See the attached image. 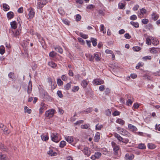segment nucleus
<instances>
[{
	"instance_id": "nucleus-26",
	"label": "nucleus",
	"mask_w": 160,
	"mask_h": 160,
	"mask_svg": "<svg viewBox=\"0 0 160 160\" xmlns=\"http://www.w3.org/2000/svg\"><path fill=\"white\" fill-rule=\"evenodd\" d=\"M41 106V107H40V108H41V109L45 110L47 109L48 105L45 104V103H42Z\"/></svg>"
},
{
	"instance_id": "nucleus-21",
	"label": "nucleus",
	"mask_w": 160,
	"mask_h": 160,
	"mask_svg": "<svg viewBox=\"0 0 160 160\" xmlns=\"http://www.w3.org/2000/svg\"><path fill=\"white\" fill-rule=\"evenodd\" d=\"M48 65L49 66L53 68H55L57 66V64L52 61L48 62Z\"/></svg>"
},
{
	"instance_id": "nucleus-44",
	"label": "nucleus",
	"mask_w": 160,
	"mask_h": 160,
	"mask_svg": "<svg viewBox=\"0 0 160 160\" xmlns=\"http://www.w3.org/2000/svg\"><path fill=\"white\" fill-rule=\"evenodd\" d=\"M102 127L103 126L102 125H99L98 124L96 126V129L97 130H100Z\"/></svg>"
},
{
	"instance_id": "nucleus-7",
	"label": "nucleus",
	"mask_w": 160,
	"mask_h": 160,
	"mask_svg": "<svg viewBox=\"0 0 160 160\" xmlns=\"http://www.w3.org/2000/svg\"><path fill=\"white\" fill-rule=\"evenodd\" d=\"M48 154L51 156H55L57 155V153L52 149H50L48 152Z\"/></svg>"
},
{
	"instance_id": "nucleus-22",
	"label": "nucleus",
	"mask_w": 160,
	"mask_h": 160,
	"mask_svg": "<svg viewBox=\"0 0 160 160\" xmlns=\"http://www.w3.org/2000/svg\"><path fill=\"white\" fill-rule=\"evenodd\" d=\"M116 122H117L119 124H120L122 125H123L124 124V123H125L124 121L123 120L121 119H120V118L116 120Z\"/></svg>"
},
{
	"instance_id": "nucleus-33",
	"label": "nucleus",
	"mask_w": 160,
	"mask_h": 160,
	"mask_svg": "<svg viewBox=\"0 0 160 160\" xmlns=\"http://www.w3.org/2000/svg\"><path fill=\"white\" fill-rule=\"evenodd\" d=\"M117 130L119 131H120V132H123L124 133H125L126 132H127L126 130H125V129H124L122 128H121L120 127H117Z\"/></svg>"
},
{
	"instance_id": "nucleus-8",
	"label": "nucleus",
	"mask_w": 160,
	"mask_h": 160,
	"mask_svg": "<svg viewBox=\"0 0 160 160\" xmlns=\"http://www.w3.org/2000/svg\"><path fill=\"white\" fill-rule=\"evenodd\" d=\"M89 83V81L88 79H85L82 81L81 83V85L83 88H85L87 87V85Z\"/></svg>"
},
{
	"instance_id": "nucleus-27",
	"label": "nucleus",
	"mask_w": 160,
	"mask_h": 160,
	"mask_svg": "<svg viewBox=\"0 0 160 160\" xmlns=\"http://www.w3.org/2000/svg\"><path fill=\"white\" fill-rule=\"evenodd\" d=\"M44 6V5H42V3L40 1H39L38 0V2L37 3V8H38L41 9Z\"/></svg>"
},
{
	"instance_id": "nucleus-15",
	"label": "nucleus",
	"mask_w": 160,
	"mask_h": 160,
	"mask_svg": "<svg viewBox=\"0 0 160 160\" xmlns=\"http://www.w3.org/2000/svg\"><path fill=\"white\" fill-rule=\"evenodd\" d=\"M86 57L89 60L91 61H93L94 59V56L90 54H86Z\"/></svg>"
},
{
	"instance_id": "nucleus-63",
	"label": "nucleus",
	"mask_w": 160,
	"mask_h": 160,
	"mask_svg": "<svg viewBox=\"0 0 160 160\" xmlns=\"http://www.w3.org/2000/svg\"><path fill=\"white\" fill-rule=\"evenodd\" d=\"M124 37L126 39H129L131 38V36L129 35L128 33H126L124 35Z\"/></svg>"
},
{
	"instance_id": "nucleus-13",
	"label": "nucleus",
	"mask_w": 160,
	"mask_h": 160,
	"mask_svg": "<svg viewBox=\"0 0 160 160\" xmlns=\"http://www.w3.org/2000/svg\"><path fill=\"white\" fill-rule=\"evenodd\" d=\"M11 28L13 29H16L17 28V23L15 21H13L10 23Z\"/></svg>"
},
{
	"instance_id": "nucleus-23",
	"label": "nucleus",
	"mask_w": 160,
	"mask_h": 160,
	"mask_svg": "<svg viewBox=\"0 0 160 160\" xmlns=\"http://www.w3.org/2000/svg\"><path fill=\"white\" fill-rule=\"evenodd\" d=\"M100 139V135L99 132H97L96 133L94 137V139L95 140H99Z\"/></svg>"
},
{
	"instance_id": "nucleus-38",
	"label": "nucleus",
	"mask_w": 160,
	"mask_h": 160,
	"mask_svg": "<svg viewBox=\"0 0 160 160\" xmlns=\"http://www.w3.org/2000/svg\"><path fill=\"white\" fill-rule=\"evenodd\" d=\"M62 22L63 23L65 24L66 25H69L70 24V22L66 19H63L62 20Z\"/></svg>"
},
{
	"instance_id": "nucleus-55",
	"label": "nucleus",
	"mask_w": 160,
	"mask_h": 160,
	"mask_svg": "<svg viewBox=\"0 0 160 160\" xmlns=\"http://www.w3.org/2000/svg\"><path fill=\"white\" fill-rule=\"evenodd\" d=\"M71 82H70V83H68L65 86V89L67 90H68L71 87V85L70 84V83H71Z\"/></svg>"
},
{
	"instance_id": "nucleus-35",
	"label": "nucleus",
	"mask_w": 160,
	"mask_h": 160,
	"mask_svg": "<svg viewBox=\"0 0 160 160\" xmlns=\"http://www.w3.org/2000/svg\"><path fill=\"white\" fill-rule=\"evenodd\" d=\"M118 8L120 9H123L124 8V7H125V5L122 3L120 2L118 3Z\"/></svg>"
},
{
	"instance_id": "nucleus-10",
	"label": "nucleus",
	"mask_w": 160,
	"mask_h": 160,
	"mask_svg": "<svg viewBox=\"0 0 160 160\" xmlns=\"http://www.w3.org/2000/svg\"><path fill=\"white\" fill-rule=\"evenodd\" d=\"M9 158L4 154L0 152V160H8Z\"/></svg>"
},
{
	"instance_id": "nucleus-42",
	"label": "nucleus",
	"mask_w": 160,
	"mask_h": 160,
	"mask_svg": "<svg viewBox=\"0 0 160 160\" xmlns=\"http://www.w3.org/2000/svg\"><path fill=\"white\" fill-rule=\"evenodd\" d=\"M94 155H95V157H96L97 158H98L101 156V153L100 152H97L95 153Z\"/></svg>"
},
{
	"instance_id": "nucleus-51",
	"label": "nucleus",
	"mask_w": 160,
	"mask_h": 160,
	"mask_svg": "<svg viewBox=\"0 0 160 160\" xmlns=\"http://www.w3.org/2000/svg\"><path fill=\"white\" fill-rule=\"evenodd\" d=\"M81 16L79 14H77L76 16V20L77 21H80L81 19Z\"/></svg>"
},
{
	"instance_id": "nucleus-58",
	"label": "nucleus",
	"mask_w": 160,
	"mask_h": 160,
	"mask_svg": "<svg viewBox=\"0 0 160 160\" xmlns=\"http://www.w3.org/2000/svg\"><path fill=\"white\" fill-rule=\"evenodd\" d=\"M39 1L42 3V5H46L48 2L47 0H38Z\"/></svg>"
},
{
	"instance_id": "nucleus-45",
	"label": "nucleus",
	"mask_w": 160,
	"mask_h": 160,
	"mask_svg": "<svg viewBox=\"0 0 160 160\" xmlns=\"http://www.w3.org/2000/svg\"><path fill=\"white\" fill-rule=\"evenodd\" d=\"M152 59V57L150 56H148L144 57L142 58V59L146 61L147 60H151Z\"/></svg>"
},
{
	"instance_id": "nucleus-19",
	"label": "nucleus",
	"mask_w": 160,
	"mask_h": 160,
	"mask_svg": "<svg viewBox=\"0 0 160 160\" xmlns=\"http://www.w3.org/2000/svg\"><path fill=\"white\" fill-rule=\"evenodd\" d=\"M0 149H1L2 151H6L7 150L6 147L4 146L1 143H0Z\"/></svg>"
},
{
	"instance_id": "nucleus-47",
	"label": "nucleus",
	"mask_w": 160,
	"mask_h": 160,
	"mask_svg": "<svg viewBox=\"0 0 160 160\" xmlns=\"http://www.w3.org/2000/svg\"><path fill=\"white\" fill-rule=\"evenodd\" d=\"M130 19L132 20H134L137 19V17L135 15H133L130 17Z\"/></svg>"
},
{
	"instance_id": "nucleus-18",
	"label": "nucleus",
	"mask_w": 160,
	"mask_h": 160,
	"mask_svg": "<svg viewBox=\"0 0 160 160\" xmlns=\"http://www.w3.org/2000/svg\"><path fill=\"white\" fill-rule=\"evenodd\" d=\"M32 87V84L31 81L29 82V85L28 87V93H30L31 92Z\"/></svg>"
},
{
	"instance_id": "nucleus-61",
	"label": "nucleus",
	"mask_w": 160,
	"mask_h": 160,
	"mask_svg": "<svg viewBox=\"0 0 160 160\" xmlns=\"http://www.w3.org/2000/svg\"><path fill=\"white\" fill-rule=\"evenodd\" d=\"M132 101L130 99H128L127 102V104L128 106L131 105L132 104Z\"/></svg>"
},
{
	"instance_id": "nucleus-24",
	"label": "nucleus",
	"mask_w": 160,
	"mask_h": 160,
	"mask_svg": "<svg viewBox=\"0 0 160 160\" xmlns=\"http://www.w3.org/2000/svg\"><path fill=\"white\" fill-rule=\"evenodd\" d=\"M150 52L152 53H157L158 52V49L155 48H151Z\"/></svg>"
},
{
	"instance_id": "nucleus-52",
	"label": "nucleus",
	"mask_w": 160,
	"mask_h": 160,
	"mask_svg": "<svg viewBox=\"0 0 160 160\" xmlns=\"http://www.w3.org/2000/svg\"><path fill=\"white\" fill-rule=\"evenodd\" d=\"M95 6L93 5H92V4H91V5H88L87 7V9H90V10H92V9L94 8V7H95Z\"/></svg>"
},
{
	"instance_id": "nucleus-43",
	"label": "nucleus",
	"mask_w": 160,
	"mask_h": 160,
	"mask_svg": "<svg viewBox=\"0 0 160 160\" xmlns=\"http://www.w3.org/2000/svg\"><path fill=\"white\" fill-rule=\"evenodd\" d=\"M41 138L42 140H48V137L46 135H42L41 136Z\"/></svg>"
},
{
	"instance_id": "nucleus-41",
	"label": "nucleus",
	"mask_w": 160,
	"mask_h": 160,
	"mask_svg": "<svg viewBox=\"0 0 160 160\" xmlns=\"http://www.w3.org/2000/svg\"><path fill=\"white\" fill-rule=\"evenodd\" d=\"M101 152L102 153L104 154H106L108 153V151L107 149L105 148H103L101 149Z\"/></svg>"
},
{
	"instance_id": "nucleus-32",
	"label": "nucleus",
	"mask_w": 160,
	"mask_h": 160,
	"mask_svg": "<svg viewBox=\"0 0 160 160\" xmlns=\"http://www.w3.org/2000/svg\"><path fill=\"white\" fill-rule=\"evenodd\" d=\"M104 27L103 25H101L100 27V30L102 32L103 34H105L106 32V30H104Z\"/></svg>"
},
{
	"instance_id": "nucleus-36",
	"label": "nucleus",
	"mask_w": 160,
	"mask_h": 160,
	"mask_svg": "<svg viewBox=\"0 0 160 160\" xmlns=\"http://www.w3.org/2000/svg\"><path fill=\"white\" fill-rule=\"evenodd\" d=\"M29 44V42L27 40H23L22 44L23 47H26L28 46Z\"/></svg>"
},
{
	"instance_id": "nucleus-5",
	"label": "nucleus",
	"mask_w": 160,
	"mask_h": 160,
	"mask_svg": "<svg viewBox=\"0 0 160 160\" xmlns=\"http://www.w3.org/2000/svg\"><path fill=\"white\" fill-rule=\"evenodd\" d=\"M93 83L94 85H97L103 84L104 83V82L102 80L97 79L93 80Z\"/></svg>"
},
{
	"instance_id": "nucleus-59",
	"label": "nucleus",
	"mask_w": 160,
	"mask_h": 160,
	"mask_svg": "<svg viewBox=\"0 0 160 160\" xmlns=\"http://www.w3.org/2000/svg\"><path fill=\"white\" fill-rule=\"evenodd\" d=\"M14 75V73L12 72H10L8 74V76L10 78H13Z\"/></svg>"
},
{
	"instance_id": "nucleus-14",
	"label": "nucleus",
	"mask_w": 160,
	"mask_h": 160,
	"mask_svg": "<svg viewBox=\"0 0 160 160\" xmlns=\"http://www.w3.org/2000/svg\"><path fill=\"white\" fill-rule=\"evenodd\" d=\"M152 18L154 20H157L159 18V15L158 14H156V13H153L152 15Z\"/></svg>"
},
{
	"instance_id": "nucleus-30",
	"label": "nucleus",
	"mask_w": 160,
	"mask_h": 160,
	"mask_svg": "<svg viewBox=\"0 0 160 160\" xmlns=\"http://www.w3.org/2000/svg\"><path fill=\"white\" fill-rule=\"evenodd\" d=\"M138 148L140 149H143L146 148V146L144 144L140 143L138 145Z\"/></svg>"
},
{
	"instance_id": "nucleus-11",
	"label": "nucleus",
	"mask_w": 160,
	"mask_h": 160,
	"mask_svg": "<svg viewBox=\"0 0 160 160\" xmlns=\"http://www.w3.org/2000/svg\"><path fill=\"white\" fill-rule=\"evenodd\" d=\"M83 151L85 154L87 155V156H89L90 154V151L88 150V149L87 147H85Z\"/></svg>"
},
{
	"instance_id": "nucleus-31",
	"label": "nucleus",
	"mask_w": 160,
	"mask_h": 160,
	"mask_svg": "<svg viewBox=\"0 0 160 160\" xmlns=\"http://www.w3.org/2000/svg\"><path fill=\"white\" fill-rule=\"evenodd\" d=\"M91 40L92 41L93 46H96L97 44V43L96 42L97 39L94 38H91Z\"/></svg>"
},
{
	"instance_id": "nucleus-17",
	"label": "nucleus",
	"mask_w": 160,
	"mask_h": 160,
	"mask_svg": "<svg viewBox=\"0 0 160 160\" xmlns=\"http://www.w3.org/2000/svg\"><path fill=\"white\" fill-rule=\"evenodd\" d=\"M3 10L5 11H8L10 9L9 6L6 3L3 4Z\"/></svg>"
},
{
	"instance_id": "nucleus-46",
	"label": "nucleus",
	"mask_w": 160,
	"mask_h": 160,
	"mask_svg": "<svg viewBox=\"0 0 160 160\" xmlns=\"http://www.w3.org/2000/svg\"><path fill=\"white\" fill-rule=\"evenodd\" d=\"M151 39L149 38H147L146 39V43L148 45H151Z\"/></svg>"
},
{
	"instance_id": "nucleus-9",
	"label": "nucleus",
	"mask_w": 160,
	"mask_h": 160,
	"mask_svg": "<svg viewBox=\"0 0 160 160\" xmlns=\"http://www.w3.org/2000/svg\"><path fill=\"white\" fill-rule=\"evenodd\" d=\"M128 128L130 130L133 132H135L137 130V128L135 126L131 124H128Z\"/></svg>"
},
{
	"instance_id": "nucleus-54",
	"label": "nucleus",
	"mask_w": 160,
	"mask_h": 160,
	"mask_svg": "<svg viewBox=\"0 0 160 160\" xmlns=\"http://www.w3.org/2000/svg\"><path fill=\"white\" fill-rule=\"evenodd\" d=\"M140 49L141 48L140 47L138 46L134 47L133 48V50L135 51H138L140 50Z\"/></svg>"
},
{
	"instance_id": "nucleus-6",
	"label": "nucleus",
	"mask_w": 160,
	"mask_h": 160,
	"mask_svg": "<svg viewBox=\"0 0 160 160\" xmlns=\"http://www.w3.org/2000/svg\"><path fill=\"white\" fill-rule=\"evenodd\" d=\"M134 157V155L131 153H127L125 156V158L126 160H132Z\"/></svg>"
},
{
	"instance_id": "nucleus-39",
	"label": "nucleus",
	"mask_w": 160,
	"mask_h": 160,
	"mask_svg": "<svg viewBox=\"0 0 160 160\" xmlns=\"http://www.w3.org/2000/svg\"><path fill=\"white\" fill-rule=\"evenodd\" d=\"M92 108H88L86 109V110L82 111V113H84V112L87 113H89L91 112L92 111Z\"/></svg>"
},
{
	"instance_id": "nucleus-28",
	"label": "nucleus",
	"mask_w": 160,
	"mask_h": 160,
	"mask_svg": "<svg viewBox=\"0 0 160 160\" xmlns=\"http://www.w3.org/2000/svg\"><path fill=\"white\" fill-rule=\"evenodd\" d=\"M5 52V49L3 46H1L0 47V53L2 55Z\"/></svg>"
},
{
	"instance_id": "nucleus-34",
	"label": "nucleus",
	"mask_w": 160,
	"mask_h": 160,
	"mask_svg": "<svg viewBox=\"0 0 160 160\" xmlns=\"http://www.w3.org/2000/svg\"><path fill=\"white\" fill-rule=\"evenodd\" d=\"M24 110L25 112H27L28 114H30L31 112V109H29L28 108L27 106L25 107Z\"/></svg>"
},
{
	"instance_id": "nucleus-3",
	"label": "nucleus",
	"mask_w": 160,
	"mask_h": 160,
	"mask_svg": "<svg viewBox=\"0 0 160 160\" xmlns=\"http://www.w3.org/2000/svg\"><path fill=\"white\" fill-rule=\"evenodd\" d=\"M54 110L53 109L49 110L46 112L45 113V116L47 117L50 118L52 117L54 115Z\"/></svg>"
},
{
	"instance_id": "nucleus-60",
	"label": "nucleus",
	"mask_w": 160,
	"mask_h": 160,
	"mask_svg": "<svg viewBox=\"0 0 160 160\" xmlns=\"http://www.w3.org/2000/svg\"><path fill=\"white\" fill-rule=\"evenodd\" d=\"M99 89L101 91H103L105 89V86L104 85H101L99 86Z\"/></svg>"
},
{
	"instance_id": "nucleus-53",
	"label": "nucleus",
	"mask_w": 160,
	"mask_h": 160,
	"mask_svg": "<svg viewBox=\"0 0 160 160\" xmlns=\"http://www.w3.org/2000/svg\"><path fill=\"white\" fill-rule=\"evenodd\" d=\"M142 22L143 24H146L149 21L147 19H144L142 20Z\"/></svg>"
},
{
	"instance_id": "nucleus-62",
	"label": "nucleus",
	"mask_w": 160,
	"mask_h": 160,
	"mask_svg": "<svg viewBox=\"0 0 160 160\" xmlns=\"http://www.w3.org/2000/svg\"><path fill=\"white\" fill-rule=\"evenodd\" d=\"M140 13H142L143 15L145 14L147 12L146 9L143 8H142V9H141L140 10Z\"/></svg>"
},
{
	"instance_id": "nucleus-4",
	"label": "nucleus",
	"mask_w": 160,
	"mask_h": 160,
	"mask_svg": "<svg viewBox=\"0 0 160 160\" xmlns=\"http://www.w3.org/2000/svg\"><path fill=\"white\" fill-rule=\"evenodd\" d=\"M112 145L114 152V154L115 155H116L118 154V151L119 149V146L117 145L116 143L113 142H112Z\"/></svg>"
},
{
	"instance_id": "nucleus-57",
	"label": "nucleus",
	"mask_w": 160,
	"mask_h": 160,
	"mask_svg": "<svg viewBox=\"0 0 160 160\" xmlns=\"http://www.w3.org/2000/svg\"><path fill=\"white\" fill-rule=\"evenodd\" d=\"M143 65V63L142 62H139L136 66V68L138 69L140 67H142Z\"/></svg>"
},
{
	"instance_id": "nucleus-50",
	"label": "nucleus",
	"mask_w": 160,
	"mask_h": 160,
	"mask_svg": "<svg viewBox=\"0 0 160 160\" xmlns=\"http://www.w3.org/2000/svg\"><path fill=\"white\" fill-rule=\"evenodd\" d=\"M57 83L59 86H61L63 84V82L61 81V79H58L57 80Z\"/></svg>"
},
{
	"instance_id": "nucleus-64",
	"label": "nucleus",
	"mask_w": 160,
	"mask_h": 160,
	"mask_svg": "<svg viewBox=\"0 0 160 160\" xmlns=\"http://www.w3.org/2000/svg\"><path fill=\"white\" fill-rule=\"evenodd\" d=\"M80 34L81 37L83 38L86 39L88 38V35H87L84 34L82 33H80Z\"/></svg>"
},
{
	"instance_id": "nucleus-29",
	"label": "nucleus",
	"mask_w": 160,
	"mask_h": 160,
	"mask_svg": "<svg viewBox=\"0 0 160 160\" xmlns=\"http://www.w3.org/2000/svg\"><path fill=\"white\" fill-rule=\"evenodd\" d=\"M148 147L149 149H153L156 148V146L153 144L149 143L148 144Z\"/></svg>"
},
{
	"instance_id": "nucleus-40",
	"label": "nucleus",
	"mask_w": 160,
	"mask_h": 160,
	"mask_svg": "<svg viewBox=\"0 0 160 160\" xmlns=\"http://www.w3.org/2000/svg\"><path fill=\"white\" fill-rule=\"evenodd\" d=\"M56 53L54 51H52L50 52L49 56L52 58L54 57L56 54Z\"/></svg>"
},
{
	"instance_id": "nucleus-25",
	"label": "nucleus",
	"mask_w": 160,
	"mask_h": 160,
	"mask_svg": "<svg viewBox=\"0 0 160 160\" xmlns=\"http://www.w3.org/2000/svg\"><path fill=\"white\" fill-rule=\"evenodd\" d=\"M94 58L95 60L97 61H99L100 60L101 58L99 57L98 54L97 53H95L94 54Z\"/></svg>"
},
{
	"instance_id": "nucleus-48",
	"label": "nucleus",
	"mask_w": 160,
	"mask_h": 160,
	"mask_svg": "<svg viewBox=\"0 0 160 160\" xmlns=\"http://www.w3.org/2000/svg\"><path fill=\"white\" fill-rule=\"evenodd\" d=\"M114 136L118 139V140H122V138L118 134H115Z\"/></svg>"
},
{
	"instance_id": "nucleus-56",
	"label": "nucleus",
	"mask_w": 160,
	"mask_h": 160,
	"mask_svg": "<svg viewBox=\"0 0 160 160\" xmlns=\"http://www.w3.org/2000/svg\"><path fill=\"white\" fill-rule=\"evenodd\" d=\"M57 93L59 97L61 98L63 97V95L62 94L61 91H57Z\"/></svg>"
},
{
	"instance_id": "nucleus-12",
	"label": "nucleus",
	"mask_w": 160,
	"mask_h": 160,
	"mask_svg": "<svg viewBox=\"0 0 160 160\" xmlns=\"http://www.w3.org/2000/svg\"><path fill=\"white\" fill-rule=\"evenodd\" d=\"M14 16V13L12 12H9L7 14V17L9 19L13 18Z\"/></svg>"
},
{
	"instance_id": "nucleus-37",
	"label": "nucleus",
	"mask_w": 160,
	"mask_h": 160,
	"mask_svg": "<svg viewBox=\"0 0 160 160\" xmlns=\"http://www.w3.org/2000/svg\"><path fill=\"white\" fill-rule=\"evenodd\" d=\"M66 143L65 141H62L60 143V147L61 148L64 147L66 145Z\"/></svg>"
},
{
	"instance_id": "nucleus-20",
	"label": "nucleus",
	"mask_w": 160,
	"mask_h": 160,
	"mask_svg": "<svg viewBox=\"0 0 160 160\" xmlns=\"http://www.w3.org/2000/svg\"><path fill=\"white\" fill-rule=\"evenodd\" d=\"M130 24L135 28L139 27V23L138 22H135L133 21H131L130 22Z\"/></svg>"
},
{
	"instance_id": "nucleus-2",
	"label": "nucleus",
	"mask_w": 160,
	"mask_h": 160,
	"mask_svg": "<svg viewBox=\"0 0 160 160\" xmlns=\"http://www.w3.org/2000/svg\"><path fill=\"white\" fill-rule=\"evenodd\" d=\"M52 140H60L61 139L60 136L57 133H53L51 134Z\"/></svg>"
},
{
	"instance_id": "nucleus-49",
	"label": "nucleus",
	"mask_w": 160,
	"mask_h": 160,
	"mask_svg": "<svg viewBox=\"0 0 160 160\" xmlns=\"http://www.w3.org/2000/svg\"><path fill=\"white\" fill-rule=\"evenodd\" d=\"M79 89V87L74 86L73 88L72 91L74 92H75L78 91Z\"/></svg>"
},
{
	"instance_id": "nucleus-16",
	"label": "nucleus",
	"mask_w": 160,
	"mask_h": 160,
	"mask_svg": "<svg viewBox=\"0 0 160 160\" xmlns=\"http://www.w3.org/2000/svg\"><path fill=\"white\" fill-rule=\"evenodd\" d=\"M55 49L58 52L60 53H62L63 52V50L62 48L60 46H57L55 48Z\"/></svg>"
},
{
	"instance_id": "nucleus-1",
	"label": "nucleus",
	"mask_w": 160,
	"mask_h": 160,
	"mask_svg": "<svg viewBox=\"0 0 160 160\" xmlns=\"http://www.w3.org/2000/svg\"><path fill=\"white\" fill-rule=\"evenodd\" d=\"M28 16L27 17L28 18V19H31L33 18L35 14L34 9L32 8H30L28 9Z\"/></svg>"
}]
</instances>
